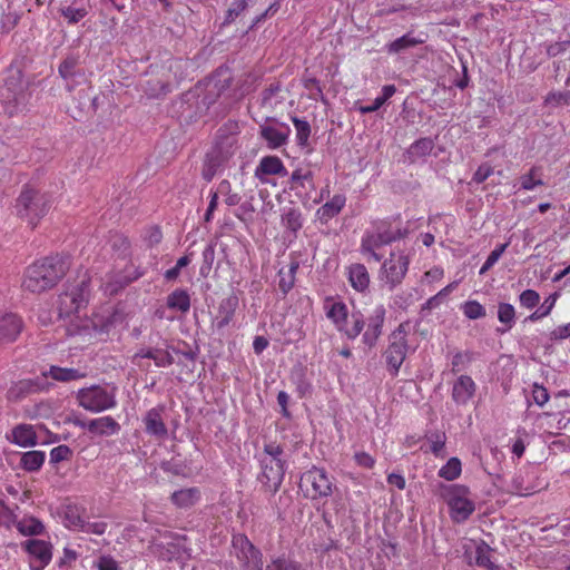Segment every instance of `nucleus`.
I'll use <instances>...</instances> for the list:
<instances>
[{
  "instance_id": "f257e3e1",
  "label": "nucleus",
  "mask_w": 570,
  "mask_h": 570,
  "mask_svg": "<svg viewBox=\"0 0 570 570\" xmlns=\"http://www.w3.org/2000/svg\"><path fill=\"white\" fill-rule=\"evenodd\" d=\"M68 267V261L61 256L46 257L26 269L22 286L31 293L47 291L65 276Z\"/></svg>"
},
{
  "instance_id": "f03ea898",
  "label": "nucleus",
  "mask_w": 570,
  "mask_h": 570,
  "mask_svg": "<svg viewBox=\"0 0 570 570\" xmlns=\"http://www.w3.org/2000/svg\"><path fill=\"white\" fill-rule=\"evenodd\" d=\"M406 235L407 229L396 222L377 220L365 230L361 239L360 250L365 257L372 258L374 262H381L382 256L376 253V249L400 240Z\"/></svg>"
},
{
  "instance_id": "7ed1b4c3",
  "label": "nucleus",
  "mask_w": 570,
  "mask_h": 570,
  "mask_svg": "<svg viewBox=\"0 0 570 570\" xmlns=\"http://www.w3.org/2000/svg\"><path fill=\"white\" fill-rule=\"evenodd\" d=\"M283 449L268 443L261 454L262 475L261 481L272 491H277L285 475V463L282 460Z\"/></svg>"
},
{
  "instance_id": "20e7f679",
  "label": "nucleus",
  "mask_w": 570,
  "mask_h": 570,
  "mask_svg": "<svg viewBox=\"0 0 570 570\" xmlns=\"http://www.w3.org/2000/svg\"><path fill=\"white\" fill-rule=\"evenodd\" d=\"M50 205V197L47 194L27 187L19 195L16 208L18 215L35 227L48 213Z\"/></svg>"
},
{
  "instance_id": "39448f33",
  "label": "nucleus",
  "mask_w": 570,
  "mask_h": 570,
  "mask_svg": "<svg viewBox=\"0 0 570 570\" xmlns=\"http://www.w3.org/2000/svg\"><path fill=\"white\" fill-rule=\"evenodd\" d=\"M115 386L91 385L77 392L78 404L92 413H100L117 405Z\"/></svg>"
},
{
  "instance_id": "423d86ee",
  "label": "nucleus",
  "mask_w": 570,
  "mask_h": 570,
  "mask_svg": "<svg viewBox=\"0 0 570 570\" xmlns=\"http://www.w3.org/2000/svg\"><path fill=\"white\" fill-rule=\"evenodd\" d=\"M326 316L337 331L344 333L350 340L356 338L364 328L365 322L361 313H353L348 318L347 306L343 302L326 301Z\"/></svg>"
},
{
  "instance_id": "0eeeda50",
  "label": "nucleus",
  "mask_w": 570,
  "mask_h": 570,
  "mask_svg": "<svg viewBox=\"0 0 570 570\" xmlns=\"http://www.w3.org/2000/svg\"><path fill=\"white\" fill-rule=\"evenodd\" d=\"M410 324L402 323L389 336V345L384 353V357L387 368L393 376L397 375L410 351Z\"/></svg>"
},
{
  "instance_id": "6e6552de",
  "label": "nucleus",
  "mask_w": 570,
  "mask_h": 570,
  "mask_svg": "<svg viewBox=\"0 0 570 570\" xmlns=\"http://www.w3.org/2000/svg\"><path fill=\"white\" fill-rule=\"evenodd\" d=\"M411 255L407 250L401 248L391 250L380 271V278L383 284L389 289H394L399 286L409 271Z\"/></svg>"
},
{
  "instance_id": "1a4fd4ad",
  "label": "nucleus",
  "mask_w": 570,
  "mask_h": 570,
  "mask_svg": "<svg viewBox=\"0 0 570 570\" xmlns=\"http://www.w3.org/2000/svg\"><path fill=\"white\" fill-rule=\"evenodd\" d=\"M443 497L449 505L450 515L455 522H464L475 510V504L470 499V492L463 485L446 487Z\"/></svg>"
},
{
  "instance_id": "9d476101",
  "label": "nucleus",
  "mask_w": 570,
  "mask_h": 570,
  "mask_svg": "<svg viewBox=\"0 0 570 570\" xmlns=\"http://www.w3.org/2000/svg\"><path fill=\"white\" fill-rule=\"evenodd\" d=\"M88 279L83 276L76 285H70L58 297V314L61 318L71 317L87 304Z\"/></svg>"
},
{
  "instance_id": "9b49d317",
  "label": "nucleus",
  "mask_w": 570,
  "mask_h": 570,
  "mask_svg": "<svg viewBox=\"0 0 570 570\" xmlns=\"http://www.w3.org/2000/svg\"><path fill=\"white\" fill-rule=\"evenodd\" d=\"M112 248L119 250V257L121 259V264L119 265V272L115 276V283L107 284L106 291L109 293H116L118 289L122 288L130 282L140 277V273H138L134 266L129 265L127 257L129 254V242L126 237L117 236L112 240Z\"/></svg>"
},
{
  "instance_id": "f8f14e48",
  "label": "nucleus",
  "mask_w": 570,
  "mask_h": 570,
  "mask_svg": "<svg viewBox=\"0 0 570 570\" xmlns=\"http://www.w3.org/2000/svg\"><path fill=\"white\" fill-rule=\"evenodd\" d=\"M0 99L8 106V111L13 114L14 109L24 101V85L22 73L17 68H10L0 86Z\"/></svg>"
},
{
  "instance_id": "ddd939ff",
  "label": "nucleus",
  "mask_w": 570,
  "mask_h": 570,
  "mask_svg": "<svg viewBox=\"0 0 570 570\" xmlns=\"http://www.w3.org/2000/svg\"><path fill=\"white\" fill-rule=\"evenodd\" d=\"M233 547L237 560L245 570H263V556L246 535H234Z\"/></svg>"
},
{
  "instance_id": "4468645a",
  "label": "nucleus",
  "mask_w": 570,
  "mask_h": 570,
  "mask_svg": "<svg viewBox=\"0 0 570 570\" xmlns=\"http://www.w3.org/2000/svg\"><path fill=\"white\" fill-rule=\"evenodd\" d=\"M288 125L275 120H266L259 126V135L266 141L269 149H277L284 146L289 137Z\"/></svg>"
},
{
  "instance_id": "2eb2a0df",
  "label": "nucleus",
  "mask_w": 570,
  "mask_h": 570,
  "mask_svg": "<svg viewBox=\"0 0 570 570\" xmlns=\"http://www.w3.org/2000/svg\"><path fill=\"white\" fill-rule=\"evenodd\" d=\"M24 327L23 320L12 312H0V343L9 344L18 340Z\"/></svg>"
},
{
  "instance_id": "dca6fc26",
  "label": "nucleus",
  "mask_w": 570,
  "mask_h": 570,
  "mask_svg": "<svg viewBox=\"0 0 570 570\" xmlns=\"http://www.w3.org/2000/svg\"><path fill=\"white\" fill-rule=\"evenodd\" d=\"M491 552L492 549L484 541L471 540L464 544V553L470 564L474 563L489 570H495V566L491 561Z\"/></svg>"
},
{
  "instance_id": "f3484780",
  "label": "nucleus",
  "mask_w": 570,
  "mask_h": 570,
  "mask_svg": "<svg viewBox=\"0 0 570 570\" xmlns=\"http://www.w3.org/2000/svg\"><path fill=\"white\" fill-rule=\"evenodd\" d=\"M385 307L376 305L366 320V328L363 334V343L368 347H373L382 334L385 321Z\"/></svg>"
},
{
  "instance_id": "a211bd4d",
  "label": "nucleus",
  "mask_w": 570,
  "mask_h": 570,
  "mask_svg": "<svg viewBox=\"0 0 570 570\" xmlns=\"http://www.w3.org/2000/svg\"><path fill=\"white\" fill-rule=\"evenodd\" d=\"M302 480L312 485L315 498H323L332 494L333 482L324 469L313 466L304 473Z\"/></svg>"
},
{
  "instance_id": "6ab92c4d",
  "label": "nucleus",
  "mask_w": 570,
  "mask_h": 570,
  "mask_svg": "<svg viewBox=\"0 0 570 570\" xmlns=\"http://www.w3.org/2000/svg\"><path fill=\"white\" fill-rule=\"evenodd\" d=\"M164 410L165 407L163 405L153 407L147 411L142 419L146 432L160 440L166 439L168 434V429L163 417Z\"/></svg>"
},
{
  "instance_id": "aec40b11",
  "label": "nucleus",
  "mask_w": 570,
  "mask_h": 570,
  "mask_svg": "<svg viewBox=\"0 0 570 570\" xmlns=\"http://www.w3.org/2000/svg\"><path fill=\"white\" fill-rule=\"evenodd\" d=\"M476 384L469 375H460L452 385L451 396L456 405H466L474 396Z\"/></svg>"
},
{
  "instance_id": "412c9836",
  "label": "nucleus",
  "mask_w": 570,
  "mask_h": 570,
  "mask_svg": "<svg viewBox=\"0 0 570 570\" xmlns=\"http://www.w3.org/2000/svg\"><path fill=\"white\" fill-rule=\"evenodd\" d=\"M254 175L261 183L267 184V176L275 175L285 177L287 169L277 156H265L259 160Z\"/></svg>"
},
{
  "instance_id": "4be33fe9",
  "label": "nucleus",
  "mask_w": 570,
  "mask_h": 570,
  "mask_svg": "<svg viewBox=\"0 0 570 570\" xmlns=\"http://www.w3.org/2000/svg\"><path fill=\"white\" fill-rule=\"evenodd\" d=\"M150 358L154 361L155 365L158 367H167L174 363V356L169 351V346L166 344L165 348L163 347H148L139 350L132 357V362L141 366L140 360Z\"/></svg>"
},
{
  "instance_id": "5701e85b",
  "label": "nucleus",
  "mask_w": 570,
  "mask_h": 570,
  "mask_svg": "<svg viewBox=\"0 0 570 570\" xmlns=\"http://www.w3.org/2000/svg\"><path fill=\"white\" fill-rule=\"evenodd\" d=\"M8 440L21 448L35 446L38 444L37 426L27 423L18 424L11 430Z\"/></svg>"
},
{
  "instance_id": "b1692460",
  "label": "nucleus",
  "mask_w": 570,
  "mask_h": 570,
  "mask_svg": "<svg viewBox=\"0 0 570 570\" xmlns=\"http://www.w3.org/2000/svg\"><path fill=\"white\" fill-rule=\"evenodd\" d=\"M22 548L42 566H48L52 559V546L48 541L29 539L22 543Z\"/></svg>"
},
{
  "instance_id": "393cba45",
  "label": "nucleus",
  "mask_w": 570,
  "mask_h": 570,
  "mask_svg": "<svg viewBox=\"0 0 570 570\" xmlns=\"http://www.w3.org/2000/svg\"><path fill=\"white\" fill-rule=\"evenodd\" d=\"M228 155L224 154L222 150L215 149L207 154L204 167H203V178L206 181H210L218 173H220L226 166L228 161Z\"/></svg>"
},
{
  "instance_id": "a878e982",
  "label": "nucleus",
  "mask_w": 570,
  "mask_h": 570,
  "mask_svg": "<svg viewBox=\"0 0 570 570\" xmlns=\"http://www.w3.org/2000/svg\"><path fill=\"white\" fill-rule=\"evenodd\" d=\"M89 10L90 4L86 0H73L59 8L60 14L69 24H76L81 21L89 13Z\"/></svg>"
},
{
  "instance_id": "bb28decb",
  "label": "nucleus",
  "mask_w": 570,
  "mask_h": 570,
  "mask_svg": "<svg viewBox=\"0 0 570 570\" xmlns=\"http://www.w3.org/2000/svg\"><path fill=\"white\" fill-rule=\"evenodd\" d=\"M345 195L336 194L316 210V218L322 224H327L332 218L336 217L342 212V209L345 207Z\"/></svg>"
},
{
  "instance_id": "cd10ccee",
  "label": "nucleus",
  "mask_w": 570,
  "mask_h": 570,
  "mask_svg": "<svg viewBox=\"0 0 570 570\" xmlns=\"http://www.w3.org/2000/svg\"><path fill=\"white\" fill-rule=\"evenodd\" d=\"M86 426L90 433L100 436L115 435L120 431L119 423L109 415L92 419Z\"/></svg>"
},
{
  "instance_id": "c85d7f7f",
  "label": "nucleus",
  "mask_w": 570,
  "mask_h": 570,
  "mask_svg": "<svg viewBox=\"0 0 570 570\" xmlns=\"http://www.w3.org/2000/svg\"><path fill=\"white\" fill-rule=\"evenodd\" d=\"M236 306L237 299L235 297H228L219 304L217 315L213 321V326L217 331H220L229 325L234 317Z\"/></svg>"
},
{
  "instance_id": "c756f323",
  "label": "nucleus",
  "mask_w": 570,
  "mask_h": 570,
  "mask_svg": "<svg viewBox=\"0 0 570 570\" xmlns=\"http://www.w3.org/2000/svg\"><path fill=\"white\" fill-rule=\"evenodd\" d=\"M347 278L351 286L357 292H364L370 285V275L363 264H352L347 267Z\"/></svg>"
},
{
  "instance_id": "7c9ffc66",
  "label": "nucleus",
  "mask_w": 570,
  "mask_h": 570,
  "mask_svg": "<svg viewBox=\"0 0 570 570\" xmlns=\"http://www.w3.org/2000/svg\"><path fill=\"white\" fill-rule=\"evenodd\" d=\"M17 530L24 537L40 535L45 532L46 527L38 518L33 515H23L14 522Z\"/></svg>"
},
{
  "instance_id": "2f4dec72",
  "label": "nucleus",
  "mask_w": 570,
  "mask_h": 570,
  "mask_svg": "<svg viewBox=\"0 0 570 570\" xmlns=\"http://www.w3.org/2000/svg\"><path fill=\"white\" fill-rule=\"evenodd\" d=\"M520 189L522 190H534L537 187L544 185L543 180V168L539 165H533L525 174L519 178Z\"/></svg>"
},
{
  "instance_id": "473e14b6",
  "label": "nucleus",
  "mask_w": 570,
  "mask_h": 570,
  "mask_svg": "<svg viewBox=\"0 0 570 570\" xmlns=\"http://www.w3.org/2000/svg\"><path fill=\"white\" fill-rule=\"evenodd\" d=\"M170 499L177 508L187 509L200 500V491L197 488L180 489L175 491Z\"/></svg>"
},
{
  "instance_id": "72a5a7b5",
  "label": "nucleus",
  "mask_w": 570,
  "mask_h": 570,
  "mask_svg": "<svg viewBox=\"0 0 570 570\" xmlns=\"http://www.w3.org/2000/svg\"><path fill=\"white\" fill-rule=\"evenodd\" d=\"M41 390V384L32 380H21L8 391L9 400L18 401Z\"/></svg>"
},
{
  "instance_id": "f704fd0d",
  "label": "nucleus",
  "mask_w": 570,
  "mask_h": 570,
  "mask_svg": "<svg viewBox=\"0 0 570 570\" xmlns=\"http://www.w3.org/2000/svg\"><path fill=\"white\" fill-rule=\"evenodd\" d=\"M46 376H50L52 380L58 382H71L83 379L86 376V372L79 368L72 367H60V366H50L48 373H45Z\"/></svg>"
},
{
  "instance_id": "c9c22d12",
  "label": "nucleus",
  "mask_w": 570,
  "mask_h": 570,
  "mask_svg": "<svg viewBox=\"0 0 570 570\" xmlns=\"http://www.w3.org/2000/svg\"><path fill=\"white\" fill-rule=\"evenodd\" d=\"M425 42V39L422 37L413 36L411 32L403 35L402 37L395 39L386 46V50L389 53H399L409 48L415 47L417 45H422Z\"/></svg>"
},
{
  "instance_id": "e433bc0d",
  "label": "nucleus",
  "mask_w": 570,
  "mask_h": 570,
  "mask_svg": "<svg viewBox=\"0 0 570 570\" xmlns=\"http://www.w3.org/2000/svg\"><path fill=\"white\" fill-rule=\"evenodd\" d=\"M498 320L503 325V327L497 330L499 333L510 331L515 324V309L513 305L500 303L498 306Z\"/></svg>"
},
{
  "instance_id": "4c0bfd02",
  "label": "nucleus",
  "mask_w": 570,
  "mask_h": 570,
  "mask_svg": "<svg viewBox=\"0 0 570 570\" xmlns=\"http://www.w3.org/2000/svg\"><path fill=\"white\" fill-rule=\"evenodd\" d=\"M167 306L170 309L186 313L190 308V297L185 289H175L167 297Z\"/></svg>"
},
{
  "instance_id": "58836bf2",
  "label": "nucleus",
  "mask_w": 570,
  "mask_h": 570,
  "mask_svg": "<svg viewBox=\"0 0 570 570\" xmlns=\"http://www.w3.org/2000/svg\"><path fill=\"white\" fill-rule=\"evenodd\" d=\"M396 91L394 85H386L382 88L381 96L376 97L371 105L361 106L358 108L361 114H371L379 110Z\"/></svg>"
},
{
  "instance_id": "ea45409f",
  "label": "nucleus",
  "mask_w": 570,
  "mask_h": 570,
  "mask_svg": "<svg viewBox=\"0 0 570 570\" xmlns=\"http://www.w3.org/2000/svg\"><path fill=\"white\" fill-rule=\"evenodd\" d=\"M45 459L46 453L43 451H28L21 458V465L27 471H38L42 466Z\"/></svg>"
},
{
  "instance_id": "a19ab883",
  "label": "nucleus",
  "mask_w": 570,
  "mask_h": 570,
  "mask_svg": "<svg viewBox=\"0 0 570 570\" xmlns=\"http://www.w3.org/2000/svg\"><path fill=\"white\" fill-rule=\"evenodd\" d=\"M462 472L461 461L453 456L448 460V462L439 470L438 474L440 478L446 481L456 480Z\"/></svg>"
},
{
  "instance_id": "79ce46f5",
  "label": "nucleus",
  "mask_w": 570,
  "mask_h": 570,
  "mask_svg": "<svg viewBox=\"0 0 570 570\" xmlns=\"http://www.w3.org/2000/svg\"><path fill=\"white\" fill-rule=\"evenodd\" d=\"M85 519L80 514V510L76 505H67L65 510L63 522L68 529L80 531L85 524Z\"/></svg>"
},
{
  "instance_id": "37998d69",
  "label": "nucleus",
  "mask_w": 570,
  "mask_h": 570,
  "mask_svg": "<svg viewBox=\"0 0 570 570\" xmlns=\"http://www.w3.org/2000/svg\"><path fill=\"white\" fill-rule=\"evenodd\" d=\"M282 224L293 233H296L303 226L302 214L296 208H288L282 215Z\"/></svg>"
},
{
  "instance_id": "c03bdc74",
  "label": "nucleus",
  "mask_w": 570,
  "mask_h": 570,
  "mask_svg": "<svg viewBox=\"0 0 570 570\" xmlns=\"http://www.w3.org/2000/svg\"><path fill=\"white\" fill-rule=\"evenodd\" d=\"M292 121L296 130L297 144L299 146H306L311 135V126L308 121L297 117H292Z\"/></svg>"
},
{
  "instance_id": "a18cd8bd",
  "label": "nucleus",
  "mask_w": 570,
  "mask_h": 570,
  "mask_svg": "<svg viewBox=\"0 0 570 570\" xmlns=\"http://www.w3.org/2000/svg\"><path fill=\"white\" fill-rule=\"evenodd\" d=\"M428 440L430 442V450L436 458H443L444 456V446L446 436L442 432H434L431 433L428 436Z\"/></svg>"
},
{
  "instance_id": "49530a36",
  "label": "nucleus",
  "mask_w": 570,
  "mask_h": 570,
  "mask_svg": "<svg viewBox=\"0 0 570 570\" xmlns=\"http://www.w3.org/2000/svg\"><path fill=\"white\" fill-rule=\"evenodd\" d=\"M216 193L225 197V203L228 206H235L240 202V196L236 193H233L232 185L226 179L219 183Z\"/></svg>"
},
{
  "instance_id": "de8ad7c7",
  "label": "nucleus",
  "mask_w": 570,
  "mask_h": 570,
  "mask_svg": "<svg viewBox=\"0 0 570 570\" xmlns=\"http://www.w3.org/2000/svg\"><path fill=\"white\" fill-rule=\"evenodd\" d=\"M434 147L433 140L430 138H422L416 140L410 147V154L415 157H423L429 155Z\"/></svg>"
},
{
  "instance_id": "09e8293b",
  "label": "nucleus",
  "mask_w": 570,
  "mask_h": 570,
  "mask_svg": "<svg viewBox=\"0 0 570 570\" xmlns=\"http://www.w3.org/2000/svg\"><path fill=\"white\" fill-rule=\"evenodd\" d=\"M462 312L469 320H478L485 315V308L476 301L465 302Z\"/></svg>"
},
{
  "instance_id": "8fccbe9b",
  "label": "nucleus",
  "mask_w": 570,
  "mask_h": 570,
  "mask_svg": "<svg viewBox=\"0 0 570 570\" xmlns=\"http://www.w3.org/2000/svg\"><path fill=\"white\" fill-rule=\"evenodd\" d=\"M508 245H509L508 243L501 244V245L497 246L490 253V255L488 256L487 261L484 262V264L480 268V272H479L480 275L485 274L490 268H492L494 266V264H497V262L500 259L502 254L505 252Z\"/></svg>"
},
{
  "instance_id": "3c124183",
  "label": "nucleus",
  "mask_w": 570,
  "mask_h": 570,
  "mask_svg": "<svg viewBox=\"0 0 570 570\" xmlns=\"http://www.w3.org/2000/svg\"><path fill=\"white\" fill-rule=\"evenodd\" d=\"M258 0H234L227 11L226 21L230 22L238 17L246 8L254 6Z\"/></svg>"
},
{
  "instance_id": "603ef678",
  "label": "nucleus",
  "mask_w": 570,
  "mask_h": 570,
  "mask_svg": "<svg viewBox=\"0 0 570 570\" xmlns=\"http://www.w3.org/2000/svg\"><path fill=\"white\" fill-rule=\"evenodd\" d=\"M97 570H120L119 562L109 554H101L94 561Z\"/></svg>"
},
{
  "instance_id": "864d4df0",
  "label": "nucleus",
  "mask_w": 570,
  "mask_h": 570,
  "mask_svg": "<svg viewBox=\"0 0 570 570\" xmlns=\"http://www.w3.org/2000/svg\"><path fill=\"white\" fill-rule=\"evenodd\" d=\"M279 91H281V86L278 83L271 85L263 92V98H262L263 105L273 108L278 102H281V100L278 99Z\"/></svg>"
},
{
  "instance_id": "5fc2aeb1",
  "label": "nucleus",
  "mask_w": 570,
  "mask_h": 570,
  "mask_svg": "<svg viewBox=\"0 0 570 570\" xmlns=\"http://www.w3.org/2000/svg\"><path fill=\"white\" fill-rule=\"evenodd\" d=\"M547 106L560 107L570 102V91L564 92H551L546 97L544 100Z\"/></svg>"
},
{
  "instance_id": "6e6d98bb",
  "label": "nucleus",
  "mask_w": 570,
  "mask_h": 570,
  "mask_svg": "<svg viewBox=\"0 0 570 570\" xmlns=\"http://www.w3.org/2000/svg\"><path fill=\"white\" fill-rule=\"evenodd\" d=\"M519 301L521 306L531 309L539 304L540 295L533 289H525L520 294Z\"/></svg>"
},
{
  "instance_id": "4d7b16f0",
  "label": "nucleus",
  "mask_w": 570,
  "mask_h": 570,
  "mask_svg": "<svg viewBox=\"0 0 570 570\" xmlns=\"http://www.w3.org/2000/svg\"><path fill=\"white\" fill-rule=\"evenodd\" d=\"M72 451L68 445H58L50 451L51 463H59L71 458Z\"/></svg>"
},
{
  "instance_id": "13d9d810",
  "label": "nucleus",
  "mask_w": 570,
  "mask_h": 570,
  "mask_svg": "<svg viewBox=\"0 0 570 570\" xmlns=\"http://www.w3.org/2000/svg\"><path fill=\"white\" fill-rule=\"evenodd\" d=\"M291 181L295 185L305 186V183L313 184V174L311 170L296 169L292 173Z\"/></svg>"
},
{
  "instance_id": "bf43d9fd",
  "label": "nucleus",
  "mask_w": 570,
  "mask_h": 570,
  "mask_svg": "<svg viewBox=\"0 0 570 570\" xmlns=\"http://www.w3.org/2000/svg\"><path fill=\"white\" fill-rule=\"evenodd\" d=\"M77 61L75 58H68L63 60L59 66V73L60 76L69 81L71 78L76 75L75 68H76Z\"/></svg>"
},
{
  "instance_id": "052dcab7",
  "label": "nucleus",
  "mask_w": 570,
  "mask_h": 570,
  "mask_svg": "<svg viewBox=\"0 0 570 570\" xmlns=\"http://www.w3.org/2000/svg\"><path fill=\"white\" fill-rule=\"evenodd\" d=\"M107 528H108V524L105 521H95V522L85 521V524L82 525V529L80 531L86 532V533L101 535L106 532Z\"/></svg>"
},
{
  "instance_id": "680f3d73",
  "label": "nucleus",
  "mask_w": 570,
  "mask_h": 570,
  "mask_svg": "<svg viewBox=\"0 0 570 570\" xmlns=\"http://www.w3.org/2000/svg\"><path fill=\"white\" fill-rule=\"evenodd\" d=\"M532 399L539 406H543L550 399L547 389L539 384L532 386Z\"/></svg>"
},
{
  "instance_id": "e2e57ef3",
  "label": "nucleus",
  "mask_w": 570,
  "mask_h": 570,
  "mask_svg": "<svg viewBox=\"0 0 570 570\" xmlns=\"http://www.w3.org/2000/svg\"><path fill=\"white\" fill-rule=\"evenodd\" d=\"M266 570H301L299 566L286 559H275L267 566Z\"/></svg>"
},
{
  "instance_id": "0e129e2a",
  "label": "nucleus",
  "mask_w": 570,
  "mask_h": 570,
  "mask_svg": "<svg viewBox=\"0 0 570 570\" xmlns=\"http://www.w3.org/2000/svg\"><path fill=\"white\" fill-rule=\"evenodd\" d=\"M303 86L305 89L311 91L309 97L312 99H317L323 96L320 81L316 78H305L303 80Z\"/></svg>"
},
{
  "instance_id": "69168bd1",
  "label": "nucleus",
  "mask_w": 570,
  "mask_h": 570,
  "mask_svg": "<svg viewBox=\"0 0 570 570\" xmlns=\"http://www.w3.org/2000/svg\"><path fill=\"white\" fill-rule=\"evenodd\" d=\"M570 337V323L556 327L550 333V338L553 341H562Z\"/></svg>"
},
{
  "instance_id": "338daca9",
  "label": "nucleus",
  "mask_w": 570,
  "mask_h": 570,
  "mask_svg": "<svg viewBox=\"0 0 570 570\" xmlns=\"http://www.w3.org/2000/svg\"><path fill=\"white\" fill-rule=\"evenodd\" d=\"M354 459H355V462L362 466V468H366V469H371L374 466V463H375V460L374 458L366 453V452H356L355 455H354Z\"/></svg>"
},
{
  "instance_id": "774afa93",
  "label": "nucleus",
  "mask_w": 570,
  "mask_h": 570,
  "mask_svg": "<svg viewBox=\"0 0 570 570\" xmlns=\"http://www.w3.org/2000/svg\"><path fill=\"white\" fill-rule=\"evenodd\" d=\"M493 173V169L490 165H481L473 175V180L478 184L487 180Z\"/></svg>"
}]
</instances>
